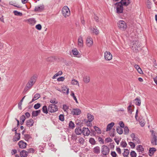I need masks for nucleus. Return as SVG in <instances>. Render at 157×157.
Instances as JSON below:
<instances>
[{
	"instance_id": "f257e3e1",
	"label": "nucleus",
	"mask_w": 157,
	"mask_h": 157,
	"mask_svg": "<svg viewBox=\"0 0 157 157\" xmlns=\"http://www.w3.org/2000/svg\"><path fill=\"white\" fill-rule=\"evenodd\" d=\"M151 144L153 145H157V133L153 130L151 131Z\"/></svg>"
},
{
	"instance_id": "f03ea898",
	"label": "nucleus",
	"mask_w": 157,
	"mask_h": 157,
	"mask_svg": "<svg viewBox=\"0 0 157 157\" xmlns=\"http://www.w3.org/2000/svg\"><path fill=\"white\" fill-rule=\"evenodd\" d=\"M116 7V12L117 13H121L123 12V7L122 4L119 2H117L114 4Z\"/></svg>"
},
{
	"instance_id": "7ed1b4c3",
	"label": "nucleus",
	"mask_w": 157,
	"mask_h": 157,
	"mask_svg": "<svg viewBox=\"0 0 157 157\" xmlns=\"http://www.w3.org/2000/svg\"><path fill=\"white\" fill-rule=\"evenodd\" d=\"M62 13L63 15L66 18L69 17L70 15V10L67 6H64L63 8Z\"/></svg>"
},
{
	"instance_id": "20e7f679",
	"label": "nucleus",
	"mask_w": 157,
	"mask_h": 157,
	"mask_svg": "<svg viewBox=\"0 0 157 157\" xmlns=\"http://www.w3.org/2000/svg\"><path fill=\"white\" fill-rule=\"evenodd\" d=\"M117 25L121 30H125L127 28V25L125 22L123 20L119 21L117 23Z\"/></svg>"
},
{
	"instance_id": "39448f33",
	"label": "nucleus",
	"mask_w": 157,
	"mask_h": 157,
	"mask_svg": "<svg viewBox=\"0 0 157 157\" xmlns=\"http://www.w3.org/2000/svg\"><path fill=\"white\" fill-rule=\"evenodd\" d=\"M57 106L56 104H51L48 107V110L49 112L54 113L57 111Z\"/></svg>"
},
{
	"instance_id": "423d86ee",
	"label": "nucleus",
	"mask_w": 157,
	"mask_h": 157,
	"mask_svg": "<svg viewBox=\"0 0 157 157\" xmlns=\"http://www.w3.org/2000/svg\"><path fill=\"white\" fill-rule=\"evenodd\" d=\"M101 152L104 155H106L109 154V149L107 146L104 145L101 147Z\"/></svg>"
},
{
	"instance_id": "0eeeda50",
	"label": "nucleus",
	"mask_w": 157,
	"mask_h": 157,
	"mask_svg": "<svg viewBox=\"0 0 157 157\" xmlns=\"http://www.w3.org/2000/svg\"><path fill=\"white\" fill-rule=\"evenodd\" d=\"M104 58L106 60L109 61L112 59V56L110 52L106 51L104 53Z\"/></svg>"
},
{
	"instance_id": "6e6552de",
	"label": "nucleus",
	"mask_w": 157,
	"mask_h": 157,
	"mask_svg": "<svg viewBox=\"0 0 157 157\" xmlns=\"http://www.w3.org/2000/svg\"><path fill=\"white\" fill-rule=\"evenodd\" d=\"M133 46L132 47V49H135V51L136 52L138 51V48L140 47V46L138 41H133Z\"/></svg>"
},
{
	"instance_id": "1a4fd4ad",
	"label": "nucleus",
	"mask_w": 157,
	"mask_h": 157,
	"mask_svg": "<svg viewBox=\"0 0 157 157\" xmlns=\"http://www.w3.org/2000/svg\"><path fill=\"white\" fill-rule=\"evenodd\" d=\"M81 110L78 108L73 109L71 111V113L74 115H79L81 114Z\"/></svg>"
},
{
	"instance_id": "9d476101",
	"label": "nucleus",
	"mask_w": 157,
	"mask_h": 157,
	"mask_svg": "<svg viewBox=\"0 0 157 157\" xmlns=\"http://www.w3.org/2000/svg\"><path fill=\"white\" fill-rule=\"evenodd\" d=\"M131 136L132 139V141L135 143H137V144H140V140L137 136H135L134 133H132L131 135Z\"/></svg>"
},
{
	"instance_id": "9b49d317",
	"label": "nucleus",
	"mask_w": 157,
	"mask_h": 157,
	"mask_svg": "<svg viewBox=\"0 0 157 157\" xmlns=\"http://www.w3.org/2000/svg\"><path fill=\"white\" fill-rule=\"evenodd\" d=\"M86 44L87 46L88 47H90L92 45L93 41L91 37H87V38Z\"/></svg>"
},
{
	"instance_id": "f8f14e48",
	"label": "nucleus",
	"mask_w": 157,
	"mask_h": 157,
	"mask_svg": "<svg viewBox=\"0 0 157 157\" xmlns=\"http://www.w3.org/2000/svg\"><path fill=\"white\" fill-rule=\"evenodd\" d=\"M78 44L79 47L82 48L83 46V40L82 37L81 36L78 37Z\"/></svg>"
},
{
	"instance_id": "ddd939ff",
	"label": "nucleus",
	"mask_w": 157,
	"mask_h": 157,
	"mask_svg": "<svg viewBox=\"0 0 157 157\" xmlns=\"http://www.w3.org/2000/svg\"><path fill=\"white\" fill-rule=\"evenodd\" d=\"M82 133L84 136H88L90 133V131L88 128H83Z\"/></svg>"
},
{
	"instance_id": "4468645a",
	"label": "nucleus",
	"mask_w": 157,
	"mask_h": 157,
	"mask_svg": "<svg viewBox=\"0 0 157 157\" xmlns=\"http://www.w3.org/2000/svg\"><path fill=\"white\" fill-rule=\"evenodd\" d=\"M19 147L21 148H25L26 147L27 144L23 140H21L18 143Z\"/></svg>"
},
{
	"instance_id": "2eb2a0df",
	"label": "nucleus",
	"mask_w": 157,
	"mask_h": 157,
	"mask_svg": "<svg viewBox=\"0 0 157 157\" xmlns=\"http://www.w3.org/2000/svg\"><path fill=\"white\" fill-rule=\"evenodd\" d=\"M34 121L32 119H30L26 122V124L28 127H32L33 125Z\"/></svg>"
},
{
	"instance_id": "dca6fc26",
	"label": "nucleus",
	"mask_w": 157,
	"mask_h": 157,
	"mask_svg": "<svg viewBox=\"0 0 157 157\" xmlns=\"http://www.w3.org/2000/svg\"><path fill=\"white\" fill-rule=\"evenodd\" d=\"M37 75H34L31 77L29 80V81L32 82V83L34 84L37 78Z\"/></svg>"
},
{
	"instance_id": "f3484780",
	"label": "nucleus",
	"mask_w": 157,
	"mask_h": 157,
	"mask_svg": "<svg viewBox=\"0 0 157 157\" xmlns=\"http://www.w3.org/2000/svg\"><path fill=\"white\" fill-rule=\"evenodd\" d=\"M44 6L43 5H40V6L35 7L34 11L35 12H40L44 10Z\"/></svg>"
},
{
	"instance_id": "a211bd4d",
	"label": "nucleus",
	"mask_w": 157,
	"mask_h": 157,
	"mask_svg": "<svg viewBox=\"0 0 157 157\" xmlns=\"http://www.w3.org/2000/svg\"><path fill=\"white\" fill-rule=\"evenodd\" d=\"M20 139V133H15L12 140L13 142L17 141L19 140Z\"/></svg>"
},
{
	"instance_id": "6ab92c4d",
	"label": "nucleus",
	"mask_w": 157,
	"mask_h": 157,
	"mask_svg": "<svg viewBox=\"0 0 157 157\" xmlns=\"http://www.w3.org/2000/svg\"><path fill=\"white\" fill-rule=\"evenodd\" d=\"M119 2L122 3L124 6H128L131 3L130 0H121Z\"/></svg>"
},
{
	"instance_id": "aec40b11",
	"label": "nucleus",
	"mask_w": 157,
	"mask_h": 157,
	"mask_svg": "<svg viewBox=\"0 0 157 157\" xmlns=\"http://www.w3.org/2000/svg\"><path fill=\"white\" fill-rule=\"evenodd\" d=\"M87 118H88V121L87 122V123L88 122H92L94 119V116L89 113L87 114Z\"/></svg>"
},
{
	"instance_id": "412c9836",
	"label": "nucleus",
	"mask_w": 157,
	"mask_h": 157,
	"mask_svg": "<svg viewBox=\"0 0 157 157\" xmlns=\"http://www.w3.org/2000/svg\"><path fill=\"white\" fill-rule=\"evenodd\" d=\"M40 97V94L38 93L34 95L33 98L32 99V101L29 102V103L31 104L34 101L39 98Z\"/></svg>"
},
{
	"instance_id": "4be33fe9",
	"label": "nucleus",
	"mask_w": 157,
	"mask_h": 157,
	"mask_svg": "<svg viewBox=\"0 0 157 157\" xmlns=\"http://www.w3.org/2000/svg\"><path fill=\"white\" fill-rule=\"evenodd\" d=\"M114 123L113 122H111L110 123L108 124L107 126L106 131H108L111 129L114 126Z\"/></svg>"
},
{
	"instance_id": "5701e85b",
	"label": "nucleus",
	"mask_w": 157,
	"mask_h": 157,
	"mask_svg": "<svg viewBox=\"0 0 157 157\" xmlns=\"http://www.w3.org/2000/svg\"><path fill=\"white\" fill-rule=\"evenodd\" d=\"M41 112L40 110H39L36 111H33L32 112V117H35L37 116L38 114H40Z\"/></svg>"
},
{
	"instance_id": "b1692460",
	"label": "nucleus",
	"mask_w": 157,
	"mask_h": 157,
	"mask_svg": "<svg viewBox=\"0 0 157 157\" xmlns=\"http://www.w3.org/2000/svg\"><path fill=\"white\" fill-rule=\"evenodd\" d=\"M136 149L138 152H141V153H143L144 151V148L141 145L138 146L136 147Z\"/></svg>"
},
{
	"instance_id": "393cba45",
	"label": "nucleus",
	"mask_w": 157,
	"mask_h": 157,
	"mask_svg": "<svg viewBox=\"0 0 157 157\" xmlns=\"http://www.w3.org/2000/svg\"><path fill=\"white\" fill-rule=\"evenodd\" d=\"M93 152L96 154H98L100 152V149L99 146H96L93 149Z\"/></svg>"
},
{
	"instance_id": "a878e982",
	"label": "nucleus",
	"mask_w": 157,
	"mask_h": 157,
	"mask_svg": "<svg viewBox=\"0 0 157 157\" xmlns=\"http://www.w3.org/2000/svg\"><path fill=\"white\" fill-rule=\"evenodd\" d=\"M91 29L92 33H94L95 35H97L99 34V31L96 26Z\"/></svg>"
},
{
	"instance_id": "bb28decb",
	"label": "nucleus",
	"mask_w": 157,
	"mask_h": 157,
	"mask_svg": "<svg viewBox=\"0 0 157 157\" xmlns=\"http://www.w3.org/2000/svg\"><path fill=\"white\" fill-rule=\"evenodd\" d=\"M27 21L28 22L29 24L33 25H34L36 22V21L34 18H31L29 19H28Z\"/></svg>"
},
{
	"instance_id": "cd10ccee",
	"label": "nucleus",
	"mask_w": 157,
	"mask_h": 157,
	"mask_svg": "<svg viewBox=\"0 0 157 157\" xmlns=\"http://www.w3.org/2000/svg\"><path fill=\"white\" fill-rule=\"evenodd\" d=\"M28 155V152L25 150H23L20 153V155L21 157H26Z\"/></svg>"
},
{
	"instance_id": "c85d7f7f",
	"label": "nucleus",
	"mask_w": 157,
	"mask_h": 157,
	"mask_svg": "<svg viewBox=\"0 0 157 157\" xmlns=\"http://www.w3.org/2000/svg\"><path fill=\"white\" fill-rule=\"evenodd\" d=\"M75 132L77 135H80L82 133V130L80 128H78L75 129Z\"/></svg>"
},
{
	"instance_id": "c756f323",
	"label": "nucleus",
	"mask_w": 157,
	"mask_h": 157,
	"mask_svg": "<svg viewBox=\"0 0 157 157\" xmlns=\"http://www.w3.org/2000/svg\"><path fill=\"white\" fill-rule=\"evenodd\" d=\"M26 119V117L24 115L21 116L20 118V124L22 125L23 124L25 121Z\"/></svg>"
},
{
	"instance_id": "7c9ffc66",
	"label": "nucleus",
	"mask_w": 157,
	"mask_h": 157,
	"mask_svg": "<svg viewBox=\"0 0 157 157\" xmlns=\"http://www.w3.org/2000/svg\"><path fill=\"white\" fill-rule=\"evenodd\" d=\"M129 153V151L128 149H124V152L123 153L124 157H127Z\"/></svg>"
},
{
	"instance_id": "2f4dec72",
	"label": "nucleus",
	"mask_w": 157,
	"mask_h": 157,
	"mask_svg": "<svg viewBox=\"0 0 157 157\" xmlns=\"http://www.w3.org/2000/svg\"><path fill=\"white\" fill-rule=\"evenodd\" d=\"M24 137L25 140L26 141H28L29 139L32 138L30 135L28 134H24Z\"/></svg>"
},
{
	"instance_id": "473e14b6",
	"label": "nucleus",
	"mask_w": 157,
	"mask_h": 157,
	"mask_svg": "<svg viewBox=\"0 0 157 157\" xmlns=\"http://www.w3.org/2000/svg\"><path fill=\"white\" fill-rule=\"evenodd\" d=\"M134 101H136V105L139 106L140 105L141 101L140 98L137 97L134 100Z\"/></svg>"
},
{
	"instance_id": "72a5a7b5",
	"label": "nucleus",
	"mask_w": 157,
	"mask_h": 157,
	"mask_svg": "<svg viewBox=\"0 0 157 157\" xmlns=\"http://www.w3.org/2000/svg\"><path fill=\"white\" fill-rule=\"evenodd\" d=\"M83 80L85 83H88L90 82V78L89 76H85L83 78Z\"/></svg>"
},
{
	"instance_id": "f704fd0d",
	"label": "nucleus",
	"mask_w": 157,
	"mask_h": 157,
	"mask_svg": "<svg viewBox=\"0 0 157 157\" xmlns=\"http://www.w3.org/2000/svg\"><path fill=\"white\" fill-rule=\"evenodd\" d=\"M89 142L92 145H94L96 144V141L93 138H90L89 139Z\"/></svg>"
},
{
	"instance_id": "c9c22d12",
	"label": "nucleus",
	"mask_w": 157,
	"mask_h": 157,
	"mask_svg": "<svg viewBox=\"0 0 157 157\" xmlns=\"http://www.w3.org/2000/svg\"><path fill=\"white\" fill-rule=\"evenodd\" d=\"M156 150V149L154 147H152L150 148L149 150V153L153 155L154 153L155 152Z\"/></svg>"
},
{
	"instance_id": "e433bc0d",
	"label": "nucleus",
	"mask_w": 157,
	"mask_h": 157,
	"mask_svg": "<svg viewBox=\"0 0 157 157\" xmlns=\"http://www.w3.org/2000/svg\"><path fill=\"white\" fill-rule=\"evenodd\" d=\"M117 132L119 134H121L123 133V131L121 128L118 126L117 128Z\"/></svg>"
},
{
	"instance_id": "4c0bfd02",
	"label": "nucleus",
	"mask_w": 157,
	"mask_h": 157,
	"mask_svg": "<svg viewBox=\"0 0 157 157\" xmlns=\"http://www.w3.org/2000/svg\"><path fill=\"white\" fill-rule=\"evenodd\" d=\"M43 112L46 114L48 113V108H47L46 106H44L42 107Z\"/></svg>"
},
{
	"instance_id": "58836bf2",
	"label": "nucleus",
	"mask_w": 157,
	"mask_h": 157,
	"mask_svg": "<svg viewBox=\"0 0 157 157\" xmlns=\"http://www.w3.org/2000/svg\"><path fill=\"white\" fill-rule=\"evenodd\" d=\"M72 52L73 54L75 56H77L79 54V52L76 48H75L72 50Z\"/></svg>"
},
{
	"instance_id": "ea45409f",
	"label": "nucleus",
	"mask_w": 157,
	"mask_h": 157,
	"mask_svg": "<svg viewBox=\"0 0 157 157\" xmlns=\"http://www.w3.org/2000/svg\"><path fill=\"white\" fill-rule=\"evenodd\" d=\"M13 13L16 16H21L22 15V13L20 12H18L17 10H14L13 11Z\"/></svg>"
},
{
	"instance_id": "a19ab883",
	"label": "nucleus",
	"mask_w": 157,
	"mask_h": 157,
	"mask_svg": "<svg viewBox=\"0 0 157 157\" xmlns=\"http://www.w3.org/2000/svg\"><path fill=\"white\" fill-rule=\"evenodd\" d=\"M62 74V72L61 71H59L58 73L56 74L52 77L53 79H55L58 76L61 75Z\"/></svg>"
},
{
	"instance_id": "79ce46f5",
	"label": "nucleus",
	"mask_w": 157,
	"mask_h": 157,
	"mask_svg": "<svg viewBox=\"0 0 157 157\" xmlns=\"http://www.w3.org/2000/svg\"><path fill=\"white\" fill-rule=\"evenodd\" d=\"M120 145L123 147H125L127 145V144L125 141H122Z\"/></svg>"
},
{
	"instance_id": "37998d69",
	"label": "nucleus",
	"mask_w": 157,
	"mask_h": 157,
	"mask_svg": "<svg viewBox=\"0 0 157 157\" xmlns=\"http://www.w3.org/2000/svg\"><path fill=\"white\" fill-rule=\"evenodd\" d=\"M130 155L131 157H136L137 156L136 153L133 151H132L130 152Z\"/></svg>"
},
{
	"instance_id": "c03bdc74",
	"label": "nucleus",
	"mask_w": 157,
	"mask_h": 157,
	"mask_svg": "<svg viewBox=\"0 0 157 157\" xmlns=\"http://www.w3.org/2000/svg\"><path fill=\"white\" fill-rule=\"evenodd\" d=\"M94 128L95 131H96L97 133L99 134L101 133V131L100 129L97 126H95L94 127Z\"/></svg>"
},
{
	"instance_id": "a18cd8bd",
	"label": "nucleus",
	"mask_w": 157,
	"mask_h": 157,
	"mask_svg": "<svg viewBox=\"0 0 157 157\" xmlns=\"http://www.w3.org/2000/svg\"><path fill=\"white\" fill-rule=\"evenodd\" d=\"M71 83L73 85H78L79 86V84L78 83V82L77 80L74 79L72 80L71 81Z\"/></svg>"
},
{
	"instance_id": "49530a36",
	"label": "nucleus",
	"mask_w": 157,
	"mask_h": 157,
	"mask_svg": "<svg viewBox=\"0 0 157 157\" xmlns=\"http://www.w3.org/2000/svg\"><path fill=\"white\" fill-rule=\"evenodd\" d=\"M69 128H73L75 127V124L74 123L71 121H70L69 123Z\"/></svg>"
},
{
	"instance_id": "de8ad7c7",
	"label": "nucleus",
	"mask_w": 157,
	"mask_h": 157,
	"mask_svg": "<svg viewBox=\"0 0 157 157\" xmlns=\"http://www.w3.org/2000/svg\"><path fill=\"white\" fill-rule=\"evenodd\" d=\"M79 143L80 144H83L84 143V140L82 137H80L78 139Z\"/></svg>"
},
{
	"instance_id": "09e8293b",
	"label": "nucleus",
	"mask_w": 157,
	"mask_h": 157,
	"mask_svg": "<svg viewBox=\"0 0 157 157\" xmlns=\"http://www.w3.org/2000/svg\"><path fill=\"white\" fill-rule=\"evenodd\" d=\"M59 119L62 121L64 120V116L63 114H60L59 116Z\"/></svg>"
},
{
	"instance_id": "8fccbe9b",
	"label": "nucleus",
	"mask_w": 157,
	"mask_h": 157,
	"mask_svg": "<svg viewBox=\"0 0 157 157\" xmlns=\"http://www.w3.org/2000/svg\"><path fill=\"white\" fill-rule=\"evenodd\" d=\"M34 84L32 83V82L29 81L26 85L28 86L29 87L31 88Z\"/></svg>"
},
{
	"instance_id": "3c124183",
	"label": "nucleus",
	"mask_w": 157,
	"mask_h": 157,
	"mask_svg": "<svg viewBox=\"0 0 157 157\" xmlns=\"http://www.w3.org/2000/svg\"><path fill=\"white\" fill-rule=\"evenodd\" d=\"M129 132V129L127 127H125L124 128V132L125 134H127Z\"/></svg>"
},
{
	"instance_id": "603ef678",
	"label": "nucleus",
	"mask_w": 157,
	"mask_h": 157,
	"mask_svg": "<svg viewBox=\"0 0 157 157\" xmlns=\"http://www.w3.org/2000/svg\"><path fill=\"white\" fill-rule=\"evenodd\" d=\"M128 144L130 145L131 147L132 148H133L135 147V144L134 143L131 142H129Z\"/></svg>"
},
{
	"instance_id": "864d4df0",
	"label": "nucleus",
	"mask_w": 157,
	"mask_h": 157,
	"mask_svg": "<svg viewBox=\"0 0 157 157\" xmlns=\"http://www.w3.org/2000/svg\"><path fill=\"white\" fill-rule=\"evenodd\" d=\"M40 106V103H38L34 105V108L35 109H39Z\"/></svg>"
},
{
	"instance_id": "5fc2aeb1",
	"label": "nucleus",
	"mask_w": 157,
	"mask_h": 157,
	"mask_svg": "<svg viewBox=\"0 0 157 157\" xmlns=\"http://www.w3.org/2000/svg\"><path fill=\"white\" fill-rule=\"evenodd\" d=\"M35 28L38 30H40L41 29L42 27L40 24H38L36 26Z\"/></svg>"
},
{
	"instance_id": "6e6d98bb",
	"label": "nucleus",
	"mask_w": 157,
	"mask_h": 157,
	"mask_svg": "<svg viewBox=\"0 0 157 157\" xmlns=\"http://www.w3.org/2000/svg\"><path fill=\"white\" fill-rule=\"evenodd\" d=\"M28 153H33L34 152V149L33 148H30L28 150Z\"/></svg>"
},
{
	"instance_id": "4d7b16f0",
	"label": "nucleus",
	"mask_w": 157,
	"mask_h": 157,
	"mask_svg": "<svg viewBox=\"0 0 157 157\" xmlns=\"http://www.w3.org/2000/svg\"><path fill=\"white\" fill-rule=\"evenodd\" d=\"M98 139V141L100 142V143H101L102 144H104V140L101 137H99Z\"/></svg>"
},
{
	"instance_id": "13d9d810",
	"label": "nucleus",
	"mask_w": 157,
	"mask_h": 157,
	"mask_svg": "<svg viewBox=\"0 0 157 157\" xmlns=\"http://www.w3.org/2000/svg\"><path fill=\"white\" fill-rule=\"evenodd\" d=\"M64 79H65L62 76V77H60L58 78L57 79V80L59 82L63 81H64Z\"/></svg>"
},
{
	"instance_id": "bf43d9fd",
	"label": "nucleus",
	"mask_w": 157,
	"mask_h": 157,
	"mask_svg": "<svg viewBox=\"0 0 157 157\" xmlns=\"http://www.w3.org/2000/svg\"><path fill=\"white\" fill-rule=\"evenodd\" d=\"M105 141L107 143H109V142H111L112 141V140L110 138H107L105 140Z\"/></svg>"
},
{
	"instance_id": "052dcab7",
	"label": "nucleus",
	"mask_w": 157,
	"mask_h": 157,
	"mask_svg": "<svg viewBox=\"0 0 157 157\" xmlns=\"http://www.w3.org/2000/svg\"><path fill=\"white\" fill-rule=\"evenodd\" d=\"M111 155L113 157H116L117 154L114 151H112L111 153Z\"/></svg>"
},
{
	"instance_id": "680f3d73",
	"label": "nucleus",
	"mask_w": 157,
	"mask_h": 157,
	"mask_svg": "<svg viewBox=\"0 0 157 157\" xmlns=\"http://www.w3.org/2000/svg\"><path fill=\"white\" fill-rule=\"evenodd\" d=\"M56 99H54L53 100H51L50 101V102L51 103L54 104H57L58 103V102L57 101H56Z\"/></svg>"
},
{
	"instance_id": "e2e57ef3",
	"label": "nucleus",
	"mask_w": 157,
	"mask_h": 157,
	"mask_svg": "<svg viewBox=\"0 0 157 157\" xmlns=\"http://www.w3.org/2000/svg\"><path fill=\"white\" fill-rule=\"evenodd\" d=\"M119 124L120 125V127L122 128H124V124L123 122L122 121H120L119 122Z\"/></svg>"
},
{
	"instance_id": "0e129e2a",
	"label": "nucleus",
	"mask_w": 157,
	"mask_h": 157,
	"mask_svg": "<svg viewBox=\"0 0 157 157\" xmlns=\"http://www.w3.org/2000/svg\"><path fill=\"white\" fill-rule=\"evenodd\" d=\"M22 105V102H19L18 104V108L20 110L22 109V107L21 105Z\"/></svg>"
},
{
	"instance_id": "69168bd1",
	"label": "nucleus",
	"mask_w": 157,
	"mask_h": 157,
	"mask_svg": "<svg viewBox=\"0 0 157 157\" xmlns=\"http://www.w3.org/2000/svg\"><path fill=\"white\" fill-rule=\"evenodd\" d=\"M67 106L65 105H63V109L64 111H66L68 109Z\"/></svg>"
},
{
	"instance_id": "338daca9",
	"label": "nucleus",
	"mask_w": 157,
	"mask_h": 157,
	"mask_svg": "<svg viewBox=\"0 0 157 157\" xmlns=\"http://www.w3.org/2000/svg\"><path fill=\"white\" fill-rule=\"evenodd\" d=\"M30 88L28 86L26 85V86L25 87L24 89V91L26 92Z\"/></svg>"
},
{
	"instance_id": "774afa93",
	"label": "nucleus",
	"mask_w": 157,
	"mask_h": 157,
	"mask_svg": "<svg viewBox=\"0 0 157 157\" xmlns=\"http://www.w3.org/2000/svg\"><path fill=\"white\" fill-rule=\"evenodd\" d=\"M94 19L96 21L98 22L99 21V18L95 14H94Z\"/></svg>"
}]
</instances>
